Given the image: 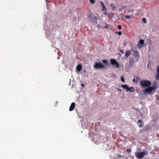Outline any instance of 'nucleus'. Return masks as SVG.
<instances>
[{
    "label": "nucleus",
    "mask_w": 159,
    "mask_h": 159,
    "mask_svg": "<svg viewBox=\"0 0 159 159\" xmlns=\"http://www.w3.org/2000/svg\"><path fill=\"white\" fill-rule=\"evenodd\" d=\"M138 124L140 123V124L139 125V127H141L143 126V125L142 124H143V123H142L141 120H139L138 121Z\"/></svg>",
    "instance_id": "nucleus-14"
},
{
    "label": "nucleus",
    "mask_w": 159,
    "mask_h": 159,
    "mask_svg": "<svg viewBox=\"0 0 159 159\" xmlns=\"http://www.w3.org/2000/svg\"><path fill=\"white\" fill-rule=\"evenodd\" d=\"M139 78L137 76L134 77L133 80V82L135 83H137L139 80Z\"/></svg>",
    "instance_id": "nucleus-9"
},
{
    "label": "nucleus",
    "mask_w": 159,
    "mask_h": 159,
    "mask_svg": "<svg viewBox=\"0 0 159 159\" xmlns=\"http://www.w3.org/2000/svg\"><path fill=\"white\" fill-rule=\"evenodd\" d=\"M119 29H120L121 28V26L120 25H119L118 26Z\"/></svg>",
    "instance_id": "nucleus-22"
},
{
    "label": "nucleus",
    "mask_w": 159,
    "mask_h": 159,
    "mask_svg": "<svg viewBox=\"0 0 159 159\" xmlns=\"http://www.w3.org/2000/svg\"><path fill=\"white\" fill-rule=\"evenodd\" d=\"M132 17V15L131 16H129V15H126L125 16V18L126 19H129L130 18Z\"/></svg>",
    "instance_id": "nucleus-15"
},
{
    "label": "nucleus",
    "mask_w": 159,
    "mask_h": 159,
    "mask_svg": "<svg viewBox=\"0 0 159 159\" xmlns=\"http://www.w3.org/2000/svg\"><path fill=\"white\" fill-rule=\"evenodd\" d=\"M118 35H120L122 34V33L121 32H119L118 33Z\"/></svg>",
    "instance_id": "nucleus-23"
},
{
    "label": "nucleus",
    "mask_w": 159,
    "mask_h": 159,
    "mask_svg": "<svg viewBox=\"0 0 159 159\" xmlns=\"http://www.w3.org/2000/svg\"><path fill=\"white\" fill-rule=\"evenodd\" d=\"M144 46V40L143 39H140L138 43V47L139 48L143 47Z\"/></svg>",
    "instance_id": "nucleus-6"
},
{
    "label": "nucleus",
    "mask_w": 159,
    "mask_h": 159,
    "mask_svg": "<svg viewBox=\"0 0 159 159\" xmlns=\"http://www.w3.org/2000/svg\"><path fill=\"white\" fill-rule=\"evenodd\" d=\"M156 78L157 80H159V74L157 73V75L156 76Z\"/></svg>",
    "instance_id": "nucleus-18"
},
{
    "label": "nucleus",
    "mask_w": 159,
    "mask_h": 159,
    "mask_svg": "<svg viewBox=\"0 0 159 159\" xmlns=\"http://www.w3.org/2000/svg\"><path fill=\"white\" fill-rule=\"evenodd\" d=\"M106 15L109 17L112 18L113 17V15L112 13H107V12H105L104 13Z\"/></svg>",
    "instance_id": "nucleus-11"
},
{
    "label": "nucleus",
    "mask_w": 159,
    "mask_h": 159,
    "mask_svg": "<svg viewBox=\"0 0 159 159\" xmlns=\"http://www.w3.org/2000/svg\"><path fill=\"white\" fill-rule=\"evenodd\" d=\"M157 73H158V74H159V66H157Z\"/></svg>",
    "instance_id": "nucleus-20"
},
{
    "label": "nucleus",
    "mask_w": 159,
    "mask_h": 159,
    "mask_svg": "<svg viewBox=\"0 0 159 159\" xmlns=\"http://www.w3.org/2000/svg\"><path fill=\"white\" fill-rule=\"evenodd\" d=\"M118 90L119 91H120V90H121L120 89H118Z\"/></svg>",
    "instance_id": "nucleus-24"
},
{
    "label": "nucleus",
    "mask_w": 159,
    "mask_h": 159,
    "mask_svg": "<svg viewBox=\"0 0 159 159\" xmlns=\"http://www.w3.org/2000/svg\"><path fill=\"white\" fill-rule=\"evenodd\" d=\"M110 61L111 64L112 66H115L117 68L119 67L120 66L119 64L115 59H111Z\"/></svg>",
    "instance_id": "nucleus-3"
},
{
    "label": "nucleus",
    "mask_w": 159,
    "mask_h": 159,
    "mask_svg": "<svg viewBox=\"0 0 159 159\" xmlns=\"http://www.w3.org/2000/svg\"><path fill=\"white\" fill-rule=\"evenodd\" d=\"M90 2L92 4H94L95 2V0H89Z\"/></svg>",
    "instance_id": "nucleus-16"
},
{
    "label": "nucleus",
    "mask_w": 159,
    "mask_h": 159,
    "mask_svg": "<svg viewBox=\"0 0 159 159\" xmlns=\"http://www.w3.org/2000/svg\"><path fill=\"white\" fill-rule=\"evenodd\" d=\"M82 68V66L80 64L77 65L76 68V70H77L79 72L81 70Z\"/></svg>",
    "instance_id": "nucleus-8"
},
{
    "label": "nucleus",
    "mask_w": 159,
    "mask_h": 159,
    "mask_svg": "<svg viewBox=\"0 0 159 159\" xmlns=\"http://www.w3.org/2000/svg\"><path fill=\"white\" fill-rule=\"evenodd\" d=\"M151 84V82L148 80H143L140 81V84L141 87L143 88H146L143 90L144 95L148 94L152 95L155 92L156 89L158 88L157 84L155 83L152 86H149Z\"/></svg>",
    "instance_id": "nucleus-1"
},
{
    "label": "nucleus",
    "mask_w": 159,
    "mask_h": 159,
    "mask_svg": "<svg viewBox=\"0 0 159 159\" xmlns=\"http://www.w3.org/2000/svg\"><path fill=\"white\" fill-rule=\"evenodd\" d=\"M121 87L125 89L126 92L129 91L130 92H133L134 91V89L133 87H129L126 84L122 85Z\"/></svg>",
    "instance_id": "nucleus-2"
},
{
    "label": "nucleus",
    "mask_w": 159,
    "mask_h": 159,
    "mask_svg": "<svg viewBox=\"0 0 159 159\" xmlns=\"http://www.w3.org/2000/svg\"><path fill=\"white\" fill-rule=\"evenodd\" d=\"M102 61L105 64H106L107 63H108V61L107 60H103Z\"/></svg>",
    "instance_id": "nucleus-17"
},
{
    "label": "nucleus",
    "mask_w": 159,
    "mask_h": 159,
    "mask_svg": "<svg viewBox=\"0 0 159 159\" xmlns=\"http://www.w3.org/2000/svg\"><path fill=\"white\" fill-rule=\"evenodd\" d=\"M75 103L74 102H72L70 106V108H69V111H72L74 109L75 107Z\"/></svg>",
    "instance_id": "nucleus-7"
},
{
    "label": "nucleus",
    "mask_w": 159,
    "mask_h": 159,
    "mask_svg": "<svg viewBox=\"0 0 159 159\" xmlns=\"http://www.w3.org/2000/svg\"><path fill=\"white\" fill-rule=\"evenodd\" d=\"M84 86V84H81V86Z\"/></svg>",
    "instance_id": "nucleus-25"
},
{
    "label": "nucleus",
    "mask_w": 159,
    "mask_h": 159,
    "mask_svg": "<svg viewBox=\"0 0 159 159\" xmlns=\"http://www.w3.org/2000/svg\"><path fill=\"white\" fill-rule=\"evenodd\" d=\"M127 151L128 152H131V150L130 149H128Z\"/></svg>",
    "instance_id": "nucleus-21"
},
{
    "label": "nucleus",
    "mask_w": 159,
    "mask_h": 159,
    "mask_svg": "<svg viewBox=\"0 0 159 159\" xmlns=\"http://www.w3.org/2000/svg\"><path fill=\"white\" fill-rule=\"evenodd\" d=\"M101 3L102 4V5L103 7L102 10L105 13V12H107V9L105 8V7L103 3L102 2H101Z\"/></svg>",
    "instance_id": "nucleus-10"
},
{
    "label": "nucleus",
    "mask_w": 159,
    "mask_h": 159,
    "mask_svg": "<svg viewBox=\"0 0 159 159\" xmlns=\"http://www.w3.org/2000/svg\"><path fill=\"white\" fill-rule=\"evenodd\" d=\"M110 6L112 10H116V7L113 3L111 4Z\"/></svg>",
    "instance_id": "nucleus-12"
},
{
    "label": "nucleus",
    "mask_w": 159,
    "mask_h": 159,
    "mask_svg": "<svg viewBox=\"0 0 159 159\" xmlns=\"http://www.w3.org/2000/svg\"><path fill=\"white\" fill-rule=\"evenodd\" d=\"M130 54V52L129 51H128L126 52L125 53V55L126 57H128L129 56V55Z\"/></svg>",
    "instance_id": "nucleus-13"
},
{
    "label": "nucleus",
    "mask_w": 159,
    "mask_h": 159,
    "mask_svg": "<svg viewBox=\"0 0 159 159\" xmlns=\"http://www.w3.org/2000/svg\"><path fill=\"white\" fill-rule=\"evenodd\" d=\"M121 80L122 82H125V80L123 76L121 77Z\"/></svg>",
    "instance_id": "nucleus-19"
},
{
    "label": "nucleus",
    "mask_w": 159,
    "mask_h": 159,
    "mask_svg": "<svg viewBox=\"0 0 159 159\" xmlns=\"http://www.w3.org/2000/svg\"><path fill=\"white\" fill-rule=\"evenodd\" d=\"M147 153V151L142 152H136L135 153V155L136 157L141 158L143 157L144 155Z\"/></svg>",
    "instance_id": "nucleus-5"
},
{
    "label": "nucleus",
    "mask_w": 159,
    "mask_h": 159,
    "mask_svg": "<svg viewBox=\"0 0 159 159\" xmlns=\"http://www.w3.org/2000/svg\"><path fill=\"white\" fill-rule=\"evenodd\" d=\"M93 67L96 69H102L104 67V65L101 63L95 62Z\"/></svg>",
    "instance_id": "nucleus-4"
}]
</instances>
